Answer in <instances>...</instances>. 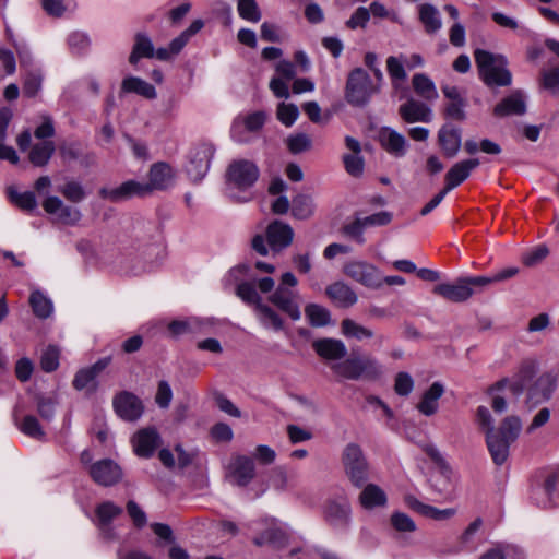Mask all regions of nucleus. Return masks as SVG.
I'll use <instances>...</instances> for the list:
<instances>
[{"label":"nucleus","mask_w":559,"mask_h":559,"mask_svg":"<svg viewBox=\"0 0 559 559\" xmlns=\"http://www.w3.org/2000/svg\"><path fill=\"white\" fill-rule=\"evenodd\" d=\"M341 332L347 338H354L358 342L376 337L379 345H381L385 337L383 335H376L374 332L354 321L353 319H344L341 322Z\"/></svg>","instance_id":"cd10ccee"},{"label":"nucleus","mask_w":559,"mask_h":559,"mask_svg":"<svg viewBox=\"0 0 559 559\" xmlns=\"http://www.w3.org/2000/svg\"><path fill=\"white\" fill-rule=\"evenodd\" d=\"M438 142L443 151V154L452 158L461 147V132L459 129L451 126H443L438 132Z\"/></svg>","instance_id":"c85d7f7f"},{"label":"nucleus","mask_w":559,"mask_h":559,"mask_svg":"<svg viewBox=\"0 0 559 559\" xmlns=\"http://www.w3.org/2000/svg\"><path fill=\"white\" fill-rule=\"evenodd\" d=\"M14 421L21 432L29 438L36 440H43L45 438V431L39 424V420L34 415H26L21 421L14 417Z\"/></svg>","instance_id":"a19ab883"},{"label":"nucleus","mask_w":559,"mask_h":559,"mask_svg":"<svg viewBox=\"0 0 559 559\" xmlns=\"http://www.w3.org/2000/svg\"><path fill=\"white\" fill-rule=\"evenodd\" d=\"M325 295L333 305L340 308H350L358 301V296L354 289L341 281L328 285Z\"/></svg>","instance_id":"4be33fe9"},{"label":"nucleus","mask_w":559,"mask_h":559,"mask_svg":"<svg viewBox=\"0 0 559 559\" xmlns=\"http://www.w3.org/2000/svg\"><path fill=\"white\" fill-rule=\"evenodd\" d=\"M121 513L122 508L111 501H105L96 508V516L102 528H108L111 521Z\"/></svg>","instance_id":"49530a36"},{"label":"nucleus","mask_w":559,"mask_h":559,"mask_svg":"<svg viewBox=\"0 0 559 559\" xmlns=\"http://www.w3.org/2000/svg\"><path fill=\"white\" fill-rule=\"evenodd\" d=\"M418 19L428 35L438 33L442 27V21L438 9L430 3L419 5Z\"/></svg>","instance_id":"7c9ffc66"},{"label":"nucleus","mask_w":559,"mask_h":559,"mask_svg":"<svg viewBox=\"0 0 559 559\" xmlns=\"http://www.w3.org/2000/svg\"><path fill=\"white\" fill-rule=\"evenodd\" d=\"M314 205L311 197L298 194L292 202V215L297 219H308L312 216Z\"/></svg>","instance_id":"79ce46f5"},{"label":"nucleus","mask_w":559,"mask_h":559,"mask_svg":"<svg viewBox=\"0 0 559 559\" xmlns=\"http://www.w3.org/2000/svg\"><path fill=\"white\" fill-rule=\"evenodd\" d=\"M122 93H134L146 99H154L157 96L155 87L139 76H128L121 83Z\"/></svg>","instance_id":"473e14b6"},{"label":"nucleus","mask_w":559,"mask_h":559,"mask_svg":"<svg viewBox=\"0 0 559 559\" xmlns=\"http://www.w3.org/2000/svg\"><path fill=\"white\" fill-rule=\"evenodd\" d=\"M305 314L312 326H325L331 321L330 311L318 304H309L305 307Z\"/></svg>","instance_id":"37998d69"},{"label":"nucleus","mask_w":559,"mask_h":559,"mask_svg":"<svg viewBox=\"0 0 559 559\" xmlns=\"http://www.w3.org/2000/svg\"><path fill=\"white\" fill-rule=\"evenodd\" d=\"M214 150L211 145L202 144L190 152L187 173L192 180H201L209 170Z\"/></svg>","instance_id":"2eb2a0df"},{"label":"nucleus","mask_w":559,"mask_h":559,"mask_svg":"<svg viewBox=\"0 0 559 559\" xmlns=\"http://www.w3.org/2000/svg\"><path fill=\"white\" fill-rule=\"evenodd\" d=\"M404 61L405 57L403 55L400 57L390 56L386 59V69L394 88L399 87V82H403L407 78V73L403 64Z\"/></svg>","instance_id":"a18cd8bd"},{"label":"nucleus","mask_w":559,"mask_h":559,"mask_svg":"<svg viewBox=\"0 0 559 559\" xmlns=\"http://www.w3.org/2000/svg\"><path fill=\"white\" fill-rule=\"evenodd\" d=\"M277 119L286 127H290L299 116L298 107L295 104L281 103L276 111Z\"/></svg>","instance_id":"13d9d810"},{"label":"nucleus","mask_w":559,"mask_h":559,"mask_svg":"<svg viewBox=\"0 0 559 559\" xmlns=\"http://www.w3.org/2000/svg\"><path fill=\"white\" fill-rule=\"evenodd\" d=\"M238 13L241 19L257 23L261 20V11L255 0H238Z\"/></svg>","instance_id":"3c124183"},{"label":"nucleus","mask_w":559,"mask_h":559,"mask_svg":"<svg viewBox=\"0 0 559 559\" xmlns=\"http://www.w3.org/2000/svg\"><path fill=\"white\" fill-rule=\"evenodd\" d=\"M156 58L151 38L142 33H138L134 38V45L129 57L131 64H136L141 58Z\"/></svg>","instance_id":"f704fd0d"},{"label":"nucleus","mask_w":559,"mask_h":559,"mask_svg":"<svg viewBox=\"0 0 559 559\" xmlns=\"http://www.w3.org/2000/svg\"><path fill=\"white\" fill-rule=\"evenodd\" d=\"M346 171L353 177H360L364 173V159L359 154H346L343 156Z\"/></svg>","instance_id":"680f3d73"},{"label":"nucleus","mask_w":559,"mask_h":559,"mask_svg":"<svg viewBox=\"0 0 559 559\" xmlns=\"http://www.w3.org/2000/svg\"><path fill=\"white\" fill-rule=\"evenodd\" d=\"M414 388V381L409 373L399 372L395 377L394 390L401 396H407Z\"/></svg>","instance_id":"338daca9"},{"label":"nucleus","mask_w":559,"mask_h":559,"mask_svg":"<svg viewBox=\"0 0 559 559\" xmlns=\"http://www.w3.org/2000/svg\"><path fill=\"white\" fill-rule=\"evenodd\" d=\"M522 430L518 416H507L496 431L486 433V444L496 465H502L509 457V449Z\"/></svg>","instance_id":"f257e3e1"},{"label":"nucleus","mask_w":559,"mask_h":559,"mask_svg":"<svg viewBox=\"0 0 559 559\" xmlns=\"http://www.w3.org/2000/svg\"><path fill=\"white\" fill-rule=\"evenodd\" d=\"M99 195L103 199L118 203L134 197L143 198L150 195V188L145 182L128 180L116 188H102Z\"/></svg>","instance_id":"9d476101"},{"label":"nucleus","mask_w":559,"mask_h":559,"mask_svg":"<svg viewBox=\"0 0 559 559\" xmlns=\"http://www.w3.org/2000/svg\"><path fill=\"white\" fill-rule=\"evenodd\" d=\"M237 296L248 305H253L254 308L258 304H262V298L258 294L255 286L250 282H242L236 288Z\"/></svg>","instance_id":"8fccbe9b"},{"label":"nucleus","mask_w":559,"mask_h":559,"mask_svg":"<svg viewBox=\"0 0 559 559\" xmlns=\"http://www.w3.org/2000/svg\"><path fill=\"white\" fill-rule=\"evenodd\" d=\"M526 112V104L522 92L515 91L510 96L503 98L493 108V115L502 118L511 115H524Z\"/></svg>","instance_id":"bb28decb"},{"label":"nucleus","mask_w":559,"mask_h":559,"mask_svg":"<svg viewBox=\"0 0 559 559\" xmlns=\"http://www.w3.org/2000/svg\"><path fill=\"white\" fill-rule=\"evenodd\" d=\"M474 57L479 75L487 85L508 86L511 84L512 76L507 69V59L502 55L476 49Z\"/></svg>","instance_id":"7ed1b4c3"},{"label":"nucleus","mask_w":559,"mask_h":559,"mask_svg":"<svg viewBox=\"0 0 559 559\" xmlns=\"http://www.w3.org/2000/svg\"><path fill=\"white\" fill-rule=\"evenodd\" d=\"M43 207L47 213L56 214L58 221L66 225H76L82 218L80 210L66 205L58 197H48Z\"/></svg>","instance_id":"6ab92c4d"},{"label":"nucleus","mask_w":559,"mask_h":559,"mask_svg":"<svg viewBox=\"0 0 559 559\" xmlns=\"http://www.w3.org/2000/svg\"><path fill=\"white\" fill-rule=\"evenodd\" d=\"M344 471L355 487H362L368 480L369 464L362 449L356 443H348L343 451Z\"/></svg>","instance_id":"423d86ee"},{"label":"nucleus","mask_w":559,"mask_h":559,"mask_svg":"<svg viewBox=\"0 0 559 559\" xmlns=\"http://www.w3.org/2000/svg\"><path fill=\"white\" fill-rule=\"evenodd\" d=\"M173 399V391L167 381H159L155 402L160 408H167Z\"/></svg>","instance_id":"774afa93"},{"label":"nucleus","mask_w":559,"mask_h":559,"mask_svg":"<svg viewBox=\"0 0 559 559\" xmlns=\"http://www.w3.org/2000/svg\"><path fill=\"white\" fill-rule=\"evenodd\" d=\"M298 281L292 272H286L281 277V283L269 300L283 312L287 313L294 321L300 319V308L297 302L298 294L293 290L297 286Z\"/></svg>","instance_id":"20e7f679"},{"label":"nucleus","mask_w":559,"mask_h":559,"mask_svg":"<svg viewBox=\"0 0 559 559\" xmlns=\"http://www.w3.org/2000/svg\"><path fill=\"white\" fill-rule=\"evenodd\" d=\"M444 386L440 382H433L430 388L423 394V399L417 405V409L426 415L431 416L438 411V400L443 395Z\"/></svg>","instance_id":"2f4dec72"},{"label":"nucleus","mask_w":559,"mask_h":559,"mask_svg":"<svg viewBox=\"0 0 559 559\" xmlns=\"http://www.w3.org/2000/svg\"><path fill=\"white\" fill-rule=\"evenodd\" d=\"M175 171L167 163H155L148 171V181L145 182L152 194L156 190H166L174 182Z\"/></svg>","instance_id":"412c9836"},{"label":"nucleus","mask_w":559,"mask_h":559,"mask_svg":"<svg viewBox=\"0 0 559 559\" xmlns=\"http://www.w3.org/2000/svg\"><path fill=\"white\" fill-rule=\"evenodd\" d=\"M433 293L451 302H464L473 296V290L464 277L457 278L454 283H442L433 287Z\"/></svg>","instance_id":"aec40b11"},{"label":"nucleus","mask_w":559,"mask_h":559,"mask_svg":"<svg viewBox=\"0 0 559 559\" xmlns=\"http://www.w3.org/2000/svg\"><path fill=\"white\" fill-rule=\"evenodd\" d=\"M255 314L260 321V323L265 329H272L274 331H281L284 329V320L281 316L269 305L266 304H258L254 309Z\"/></svg>","instance_id":"e433bc0d"},{"label":"nucleus","mask_w":559,"mask_h":559,"mask_svg":"<svg viewBox=\"0 0 559 559\" xmlns=\"http://www.w3.org/2000/svg\"><path fill=\"white\" fill-rule=\"evenodd\" d=\"M29 304L34 314L40 319H47L53 310L51 300L39 290L32 292Z\"/></svg>","instance_id":"ea45409f"},{"label":"nucleus","mask_w":559,"mask_h":559,"mask_svg":"<svg viewBox=\"0 0 559 559\" xmlns=\"http://www.w3.org/2000/svg\"><path fill=\"white\" fill-rule=\"evenodd\" d=\"M407 504L421 515L436 521H445L456 514L455 508L438 509L436 507L425 504L416 498H407Z\"/></svg>","instance_id":"c756f323"},{"label":"nucleus","mask_w":559,"mask_h":559,"mask_svg":"<svg viewBox=\"0 0 559 559\" xmlns=\"http://www.w3.org/2000/svg\"><path fill=\"white\" fill-rule=\"evenodd\" d=\"M10 201L23 211H33L37 206L35 194L31 191L19 192L15 188H8Z\"/></svg>","instance_id":"c03bdc74"},{"label":"nucleus","mask_w":559,"mask_h":559,"mask_svg":"<svg viewBox=\"0 0 559 559\" xmlns=\"http://www.w3.org/2000/svg\"><path fill=\"white\" fill-rule=\"evenodd\" d=\"M255 476V466L251 457L235 455L226 469V478L239 487L247 486Z\"/></svg>","instance_id":"9b49d317"},{"label":"nucleus","mask_w":559,"mask_h":559,"mask_svg":"<svg viewBox=\"0 0 559 559\" xmlns=\"http://www.w3.org/2000/svg\"><path fill=\"white\" fill-rule=\"evenodd\" d=\"M253 543L258 546L270 545L282 548L287 544V535L282 528L272 527L257 536Z\"/></svg>","instance_id":"58836bf2"},{"label":"nucleus","mask_w":559,"mask_h":559,"mask_svg":"<svg viewBox=\"0 0 559 559\" xmlns=\"http://www.w3.org/2000/svg\"><path fill=\"white\" fill-rule=\"evenodd\" d=\"M36 405L40 417L45 420H51L55 417L58 400L55 396H38Z\"/></svg>","instance_id":"6e6d98bb"},{"label":"nucleus","mask_w":559,"mask_h":559,"mask_svg":"<svg viewBox=\"0 0 559 559\" xmlns=\"http://www.w3.org/2000/svg\"><path fill=\"white\" fill-rule=\"evenodd\" d=\"M390 523L397 533H412L416 531L415 522L403 512L392 513Z\"/></svg>","instance_id":"5fc2aeb1"},{"label":"nucleus","mask_w":559,"mask_h":559,"mask_svg":"<svg viewBox=\"0 0 559 559\" xmlns=\"http://www.w3.org/2000/svg\"><path fill=\"white\" fill-rule=\"evenodd\" d=\"M557 385V378L550 372L540 374L527 388V403L537 405L550 399Z\"/></svg>","instance_id":"f3484780"},{"label":"nucleus","mask_w":559,"mask_h":559,"mask_svg":"<svg viewBox=\"0 0 559 559\" xmlns=\"http://www.w3.org/2000/svg\"><path fill=\"white\" fill-rule=\"evenodd\" d=\"M478 165L479 160L476 158L465 159L454 164L445 174V186L443 189L449 192L460 186Z\"/></svg>","instance_id":"5701e85b"},{"label":"nucleus","mask_w":559,"mask_h":559,"mask_svg":"<svg viewBox=\"0 0 559 559\" xmlns=\"http://www.w3.org/2000/svg\"><path fill=\"white\" fill-rule=\"evenodd\" d=\"M88 473L96 484L105 487L114 486L122 478L120 466L110 459H104L91 464Z\"/></svg>","instance_id":"4468645a"},{"label":"nucleus","mask_w":559,"mask_h":559,"mask_svg":"<svg viewBox=\"0 0 559 559\" xmlns=\"http://www.w3.org/2000/svg\"><path fill=\"white\" fill-rule=\"evenodd\" d=\"M203 25L202 20L193 21L187 29L170 41L168 48H158L156 50V58L162 61H168L179 55L190 38L201 31Z\"/></svg>","instance_id":"dca6fc26"},{"label":"nucleus","mask_w":559,"mask_h":559,"mask_svg":"<svg viewBox=\"0 0 559 559\" xmlns=\"http://www.w3.org/2000/svg\"><path fill=\"white\" fill-rule=\"evenodd\" d=\"M159 435L155 428H143L133 437L134 451L139 456L150 457L159 444Z\"/></svg>","instance_id":"393cba45"},{"label":"nucleus","mask_w":559,"mask_h":559,"mask_svg":"<svg viewBox=\"0 0 559 559\" xmlns=\"http://www.w3.org/2000/svg\"><path fill=\"white\" fill-rule=\"evenodd\" d=\"M412 86L417 96L427 102H433L439 96L433 81L425 73L414 74Z\"/></svg>","instance_id":"c9c22d12"},{"label":"nucleus","mask_w":559,"mask_h":559,"mask_svg":"<svg viewBox=\"0 0 559 559\" xmlns=\"http://www.w3.org/2000/svg\"><path fill=\"white\" fill-rule=\"evenodd\" d=\"M537 367L538 366L536 360L525 359L520 364L518 371L514 374V378L523 382L524 384H527L535 376Z\"/></svg>","instance_id":"052dcab7"},{"label":"nucleus","mask_w":559,"mask_h":559,"mask_svg":"<svg viewBox=\"0 0 559 559\" xmlns=\"http://www.w3.org/2000/svg\"><path fill=\"white\" fill-rule=\"evenodd\" d=\"M43 75L39 71H32L25 75L23 93L27 97H34L41 88Z\"/></svg>","instance_id":"bf43d9fd"},{"label":"nucleus","mask_w":559,"mask_h":559,"mask_svg":"<svg viewBox=\"0 0 559 559\" xmlns=\"http://www.w3.org/2000/svg\"><path fill=\"white\" fill-rule=\"evenodd\" d=\"M59 192L70 202L80 203L85 197V190L83 186L75 181L69 180L62 187L59 188Z\"/></svg>","instance_id":"09e8293b"},{"label":"nucleus","mask_w":559,"mask_h":559,"mask_svg":"<svg viewBox=\"0 0 559 559\" xmlns=\"http://www.w3.org/2000/svg\"><path fill=\"white\" fill-rule=\"evenodd\" d=\"M112 405L116 414L126 421H136L144 412L142 401L129 391H122L115 395Z\"/></svg>","instance_id":"f8f14e48"},{"label":"nucleus","mask_w":559,"mask_h":559,"mask_svg":"<svg viewBox=\"0 0 559 559\" xmlns=\"http://www.w3.org/2000/svg\"><path fill=\"white\" fill-rule=\"evenodd\" d=\"M544 491L548 497L551 507L559 506V483L556 475H550L544 484Z\"/></svg>","instance_id":"e2e57ef3"},{"label":"nucleus","mask_w":559,"mask_h":559,"mask_svg":"<svg viewBox=\"0 0 559 559\" xmlns=\"http://www.w3.org/2000/svg\"><path fill=\"white\" fill-rule=\"evenodd\" d=\"M59 349L53 346H47L40 357V367L46 372H51L56 370L59 366Z\"/></svg>","instance_id":"4d7b16f0"},{"label":"nucleus","mask_w":559,"mask_h":559,"mask_svg":"<svg viewBox=\"0 0 559 559\" xmlns=\"http://www.w3.org/2000/svg\"><path fill=\"white\" fill-rule=\"evenodd\" d=\"M383 81L372 79L369 73L360 68L349 71L345 84V99L354 107L367 106L373 95L381 92Z\"/></svg>","instance_id":"f03ea898"},{"label":"nucleus","mask_w":559,"mask_h":559,"mask_svg":"<svg viewBox=\"0 0 559 559\" xmlns=\"http://www.w3.org/2000/svg\"><path fill=\"white\" fill-rule=\"evenodd\" d=\"M56 151L52 141H43L35 144L29 151V162L36 167L46 166Z\"/></svg>","instance_id":"4c0bfd02"},{"label":"nucleus","mask_w":559,"mask_h":559,"mask_svg":"<svg viewBox=\"0 0 559 559\" xmlns=\"http://www.w3.org/2000/svg\"><path fill=\"white\" fill-rule=\"evenodd\" d=\"M399 115L406 123L425 122L432 120V111L425 103L413 97L399 107Z\"/></svg>","instance_id":"a211bd4d"},{"label":"nucleus","mask_w":559,"mask_h":559,"mask_svg":"<svg viewBox=\"0 0 559 559\" xmlns=\"http://www.w3.org/2000/svg\"><path fill=\"white\" fill-rule=\"evenodd\" d=\"M388 498L384 490H382L378 485L368 484L364 487L362 491L359 495V502L365 509H374L378 507H384L386 504Z\"/></svg>","instance_id":"72a5a7b5"},{"label":"nucleus","mask_w":559,"mask_h":559,"mask_svg":"<svg viewBox=\"0 0 559 559\" xmlns=\"http://www.w3.org/2000/svg\"><path fill=\"white\" fill-rule=\"evenodd\" d=\"M200 323L197 319L174 320L168 324L170 334L175 337L197 332Z\"/></svg>","instance_id":"864d4df0"},{"label":"nucleus","mask_w":559,"mask_h":559,"mask_svg":"<svg viewBox=\"0 0 559 559\" xmlns=\"http://www.w3.org/2000/svg\"><path fill=\"white\" fill-rule=\"evenodd\" d=\"M380 142L382 147L394 157L405 156L408 143L405 136L392 128L384 127L380 131Z\"/></svg>","instance_id":"b1692460"},{"label":"nucleus","mask_w":559,"mask_h":559,"mask_svg":"<svg viewBox=\"0 0 559 559\" xmlns=\"http://www.w3.org/2000/svg\"><path fill=\"white\" fill-rule=\"evenodd\" d=\"M68 44L73 53L81 55L87 50L90 39L85 34L75 32L69 36Z\"/></svg>","instance_id":"0e129e2a"},{"label":"nucleus","mask_w":559,"mask_h":559,"mask_svg":"<svg viewBox=\"0 0 559 559\" xmlns=\"http://www.w3.org/2000/svg\"><path fill=\"white\" fill-rule=\"evenodd\" d=\"M294 235L292 226L278 219L271 222L265 230L267 245L274 253L288 248L294 240Z\"/></svg>","instance_id":"ddd939ff"},{"label":"nucleus","mask_w":559,"mask_h":559,"mask_svg":"<svg viewBox=\"0 0 559 559\" xmlns=\"http://www.w3.org/2000/svg\"><path fill=\"white\" fill-rule=\"evenodd\" d=\"M260 170L258 166L247 159L234 160L227 169V178L239 189H248L258 180Z\"/></svg>","instance_id":"1a4fd4ad"},{"label":"nucleus","mask_w":559,"mask_h":559,"mask_svg":"<svg viewBox=\"0 0 559 559\" xmlns=\"http://www.w3.org/2000/svg\"><path fill=\"white\" fill-rule=\"evenodd\" d=\"M370 19V12L365 7H359L352 16L347 20L346 26L349 29H356L358 27L365 28Z\"/></svg>","instance_id":"69168bd1"},{"label":"nucleus","mask_w":559,"mask_h":559,"mask_svg":"<svg viewBox=\"0 0 559 559\" xmlns=\"http://www.w3.org/2000/svg\"><path fill=\"white\" fill-rule=\"evenodd\" d=\"M335 374L347 379L358 380L361 377L377 378L381 374V367L370 357H350L332 365Z\"/></svg>","instance_id":"39448f33"},{"label":"nucleus","mask_w":559,"mask_h":559,"mask_svg":"<svg viewBox=\"0 0 559 559\" xmlns=\"http://www.w3.org/2000/svg\"><path fill=\"white\" fill-rule=\"evenodd\" d=\"M324 520L334 528L346 531L352 521V508L347 498L329 499L324 507Z\"/></svg>","instance_id":"6e6552de"},{"label":"nucleus","mask_w":559,"mask_h":559,"mask_svg":"<svg viewBox=\"0 0 559 559\" xmlns=\"http://www.w3.org/2000/svg\"><path fill=\"white\" fill-rule=\"evenodd\" d=\"M316 353L328 360L343 359L347 354V348L341 340L321 338L312 343Z\"/></svg>","instance_id":"a878e982"},{"label":"nucleus","mask_w":559,"mask_h":559,"mask_svg":"<svg viewBox=\"0 0 559 559\" xmlns=\"http://www.w3.org/2000/svg\"><path fill=\"white\" fill-rule=\"evenodd\" d=\"M344 273L352 280L369 288L382 286V274L372 264L365 261H352L345 264Z\"/></svg>","instance_id":"0eeeda50"},{"label":"nucleus","mask_w":559,"mask_h":559,"mask_svg":"<svg viewBox=\"0 0 559 559\" xmlns=\"http://www.w3.org/2000/svg\"><path fill=\"white\" fill-rule=\"evenodd\" d=\"M504 388H509L510 392L515 396L519 397L526 389V384L519 381L513 377V380H509L508 378H503L497 382H495L492 385H490L487 390L488 394H495L497 392L502 391Z\"/></svg>","instance_id":"de8ad7c7"},{"label":"nucleus","mask_w":559,"mask_h":559,"mask_svg":"<svg viewBox=\"0 0 559 559\" xmlns=\"http://www.w3.org/2000/svg\"><path fill=\"white\" fill-rule=\"evenodd\" d=\"M286 144L290 153L300 154L311 148L312 141L306 133H296L287 138Z\"/></svg>","instance_id":"603ef678"}]
</instances>
